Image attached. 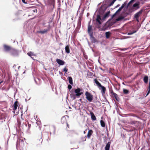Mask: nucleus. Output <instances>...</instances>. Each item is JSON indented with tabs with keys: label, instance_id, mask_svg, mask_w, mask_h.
Returning a JSON list of instances; mask_svg holds the SVG:
<instances>
[{
	"label": "nucleus",
	"instance_id": "nucleus-1",
	"mask_svg": "<svg viewBox=\"0 0 150 150\" xmlns=\"http://www.w3.org/2000/svg\"><path fill=\"white\" fill-rule=\"evenodd\" d=\"M25 139V138L21 137L18 140L16 144V148L17 149L23 148L24 146V140Z\"/></svg>",
	"mask_w": 150,
	"mask_h": 150
},
{
	"label": "nucleus",
	"instance_id": "nucleus-2",
	"mask_svg": "<svg viewBox=\"0 0 150 150\" xmlns=\"http://www.w3.org/2000/svg\"><path fill=\"white\" fill-rule=\"evenodd\" d=\"M86 99L90 102L92 101L93 100V96L89 92L86 91L85 93Z\"/></svg>",
	"mask_w": 150,
	"mask_h": 150
},
{
	"label": "nucleus",
	"instance_id": "nucleus-3",
	"mask_svg": "<svg viewBox=\"0 0 150 150\" xmlns=\"http://www.w3.org/2000/svg\"><path fill=\"white\" fill-rule=\"evenodd\" d=\"M101 20L102 19L100 16L99 15H98L97 16L96 21L97 25H98L99 26L102 23L101 22Z\"/></svg>",
	"mask_w": 150,
	"mask_h": 150
},
{
	"label": "nucleus",
	"instance_id": "nucleus-4",
	"mask_svg": "<svg viewBox=\"0 0 150 150\" xmlns=\"http://www.w3.org/2000/svg\"><path fill=\"white\" fill-rule=\"evenodd\" d=\"M93 131L92 129H90L88 130L87 134L86 136H85L84 138L83 141H85L86 140V137L87 138L89 139L90 138L91 135H92Z\"/></svg>",
	"mask_w": 150,
	"mask_h": 150
},
{
	"label": "nucleus",
	"instance_id": "nucleus-5",
	"mask_svg": "<svg viewBox=\"0 0 150 150\" xmlns=\"http://www.w3.org/2000/svg\"><path fill=\"white\" fill-rule=\"evenodd\" d=\"M81 91V89L79 88L75 89L74 91L75 93H76L75 96L77 97L80 96L83 94L82 92H80Z\"/></svg>",
	"mask_w": 150,
	"mask_h": 150
},
{
	"label": "nucleus",
	"instance_id": "nucleus-6",
	"mask_svg": "<svg viewBox=\"0 0 150 150\" xmlns=\"http://www.w3.org/2000/svg\"><path fill=\"white\" fill-rule=\"evenodd\" d=\"M140 122L139 121H132L130 122L129 124L134 125L137 127H138L140 126Z\"/></svg>",
	"mask_w": 150,
	"mask_h": 150
},
{
	"label": "nucleus",
	"instance_id": "nucleus-7",
	"mask_svg": "<svg viewBox=\"0 0 150 150\" xmlns=\"http://www.w3.org/2000/svg\"><path fill=\"white\" fill-rule=\"evenodd\" d=\"M143 12L142 10H141L138 12L137 13L134 15V18H135L138 21V18L142 14Z\"/></svg>",
	"mask_w": 150,
	"mask_h": 150
},
{
	"label": "nucleus",
	"instance_id": "nucleus-8",
	"mask_svg": "<svg viewBox=\"0 0 150 150\" xmlns=\"http://www.w3.org/2000/svg\"><path fill=\"white\" fill-rule=\"evenodd\" d=\"M3 47L4 50L6 52L11 51L12 48L10 46L6 45H4Z\"/></svg>",
	"mask_w": 150,
	"mask_h": 150
},
{
	"label": "nucleus",
	"instance_id": "nucleus-9",
	"mask_svg": "<svg viewBox=\"0 0 150 150\" xmlns=\"http://www.w3.org/2000/svg\"><path fill=\"white\" fill-rule=\"evenodd\" d=\"M10 52L11 54L13 56H16L18 55V52L17 51L13 48H12V50L10 51Z\"/></svg>",
	"mask_w": 150,
	"mask_h": 150
},
{
	"label": "nucleus",
	"instance_id": "nucleus-10",
	"mask_svg": "<svg viewBox=\"0 0 150 150\" xmlns=\"http://www.w3.org/2000/svg\"><path fill=\"white\" fill-rule=\"evenodd\" d=\"M110 27V25L109 23H106L103 28L101 29V30L103 31H105L107 30Z\"/></svg>",
	"mask_w": 150,
	"mask_h": 150
},
{
	"label": "nucleus",
	"instance_id": "nucleus-11",
	"mask_svg": "<svg viewBox=\"0 0 150 150\" xmlns=\"http://www.w3.org/2000/svg\"><path fill=\"white\" fill-rule=\"evenodd\" d=\"M57 62L60 65H63L65 64V62L60 59H57L56 60Z\"/></svg>",
	"mask_w": 150,
	"mask_h": 150
},
{
	"label": "nucleus",
	"instance_id": "nucleus-12",
	"mask_svg": "<svg viewBox=\"0 0 150 150\" xmlns=\"http://www.w3.org/2000/svg\"><path fill=\"white\" fill-rule=\"evenodd\" d=\"M18 102L17 101H15L13 105V110H14V113H15V110L17 109V108L18 106Z\"/></svg>",
	"mask_w": 150,
	"mask_h": 150
},
{
	"label": "nucleus",
	"instance_id": "nucleus-13",
	"mask_svg": "<svg viewBox=\"0 0 150 150\" xmlns=\"http://www.w3.org/2000/svg\"><path fill=\"white\" fill-rule=\"evenodd\" d=\"M124 6H122L120 7L119 9L117 10V11H116V12L115 13H114L112 16V17L113 18L114 17H115L116 15L118 14V13L120 12L121 10H122V9L123 8Z\"/></svg>",
	"mask_w": 150,
	"mask_h": 150
},
{
	"label": "nucleus",
	"instance_id": "nucleus-14",
	"mask_svg": "<svg viewBox=\"0 0 150 150\" xmlns=\"http://www.w3.org/2000/svg\"><path fill=\"white\" fill-rule=\"evenodd\" d=\"M139 3H135L133 5V7L134 8L133 9L135 10H137L139 9Z\"/></svg>",
	"mask_w": 150,
	"mask_h": 150
},
{
	"label": "nucleus",
	"instance_id": "nucleus-15",
	"mask_svg": "<svg viewBox=\"0 0 150 150\" xmlns=\"http://www.w3.org/2000/svg\"><path fill=\"white\" fill-rule=\"evenodd\" d=\"M92 29V26L91 25H89L88 27V31L89 33H91V35H92V33H91V31Z\"/></svg>",
	"mask_w": 150,
	"mask_h": 150
},
{
	"label": "nucleus",
	"instance_id": "nucleus-16",
	"mask_svg": "<svg viewBox=\"0 0 150 150\" xmlns=\"http://www.w3.org/2000/svg\"><path fill=\"white\" fill-rule=\"evenodd\" d=\"M65 50L66 53L69 54L70 52L69 46V45H67L65 47Z\"/></svg>",
	"mask_w": 150,
	"mask_h": 150
},
{
	"label": "nucleus",
	"instance_id": "nucleus-17",
	"mask_svg": "<svg viewBox=\"0 0 150 150\" xmlns=\"http://www.w3.org/2000/svg\"><path fill=\"white\" fill-rule=\"evenodd\" d=\"M102 88L101 93L103 95H104L105 93V91H106V89L103 86L100 87Z\"/></svg>",
	"mask_w": 150,
	"mask_h": 150
},
{
	"label": "nucleus",
	"instance_id": "nucleus-18",
	"mask_svg": "<svg viewBox=\"0 0 150 150\" xmlns=\"http://www.w3.org/2000/svg\"><path fill=\"white\" fill-rule=\"evenodd\" d=\"M110 143H111L110 142H108L105 147V150H109Z\"/></svg>",
	"mask_w": 150,
	"mask_h": 150
},
{
	"label": "nucleus",
	"instance_id": "nucleus-19",
	"mask_svg": "<svg viewBox=\"0 0 150 150\" xmlns=\"http://www.w3.org/2000/svg\"><path fill=\"white\" fill-rule=\"evenodd\" d=\"M90 114L91 116V118L92 120H96V117L94 115L93 112H90Z\"/></svg>",
	"mask_w": 150,
	"mask_h": 150
},
{
	"label": "nucleus",
	"instance_id": "nucleus-20",
	"mask_svg": "<svg viewBox=\"0 0 150 150\" xmlns=\"http://www.w3.org/2000/svg\"><path fill=\"white\" fill-rule=\"evenodd\" d=\"M23 115V114H22L21 115V120H20V121L19 120H18V125H20L21 123L23 122V121L24 120V118L22 117V116Z\"/></svg>",
	"mask_w": 150,
	"mask_h": 150
},
{
	"label": "nucleus",
	"instance_id": "nucleus-21",
	"mask_svg": "<svg viewBox=\"0 0 150 150\" xmlns=\"http://www.w3.org/2000/svg\"><path fill=\"white\" fill-rule=\"evenodd\" d=\"M48 30L47 29H44L43 30H40L37 31V33L42 34H43L47 32Z\"/></svg>",
	"mask_w": 150,
	"mask_h": 150
},
{
	"label": "nucleus",
	"instance_id": "nucleus-22",
	"mask_svg": "<svg viewBox=\"0 0 150 150\" xmlns=\"http://www.w3.org/2000/svg\"><path fill=\"white\" fill-rule=\"evenodd\" d=\"M94 82H95L96 83L97 85L99 87L101 86H102L101 85L98 81L97 79H94Z\"/></svg>",
	"mask_w": 150,
	"mask_h": 150
},
{
	"label": "nucleus",
	"instance_id": "nucleus-23",
	"mask_svg": "<svg viewBox=\"0 0 150 150\" xmlns=\"http://www.w3.org/2000/svg\"><path fill=\"white\" fill-rule=\"evenodd\" d=\"M111 34V33L110 32H105V35L106 38L107 39L109 38H110Z\"/></svg>",
	"mask_w": 150,
	"mask_h": 150
},
{
	"label": "nucleus",
	"instance_id": "nucleus-24",
	"mask_svg": "<svg viewBox=\"0 0 150 150\" xmlns=\"http://www.w3.org/2000/svg\"><path fill=\"white\" fill-rule=\"evenodd\" d=\"M110 13V11H109L107 12L104 15L103 17V18L102 19L104 20L109 15Z\"/></svg>",
	"mask_w": 150,
	"mask_h": 150
},
{
	"label": "nucleus",
	"instance_id": "nucleus-25",
	"mask_svg": "<svg viewBox=\"0 0 150 150\" xmlns=\"http://www.w3.org/2000/svg\"><path fill=\"white\" fill-rule=\"evenodd\" d=\"M143 80L144 82L145 83H148V77L147 76H145Z\"/></svg>",
	"mask_w": 150,
	"mask_h": 150
},
{
	"label": "nucleus",
	"instance_id": "nucleus-26",
	"mask_svg": "<svg viewBox=\"0 0 150 150\" xmlns=\"http://www.w3.org/2000/svg\"><path fill=\"white\" fill-rule=\"evenodd\" d=\"M111 93L112 94V96L114 97L115 98L117 99V95L116 93H114L113 91L112 90L111 92Z\"/></svg>",
	"mask_w": 150,
	"mask_h": 150
},
{
	"label": "nucleus",
	"instance_id": "nucleus-27",
	"mask_svg": "<svg viewBox=\"0 0 150 150\" xmlns=\"http://www.w3.org/2000/svg\"><path fill=\"white\" fill-rule=\"evenodd\" d=\"M61 122L63 124L67 123V121L66 118L64 117H62L61 119Z\"/></svg>",
	"mask_w": 150,
	"mask_h": 150
},
{
	"label": "nucleus",
	"instance_id": "nucleus-28",
	"mask_svg": "<svg viewBox=\"0 0 150 150\" xmlns=\"http://www.w3.org/2000/svg\"><path fill=\"white\" fill-rule=\"evenodd\" d=\"M42 140L38 139L36 141V144L37 145H40L42 143Z\"/></svg>",
	"mask_w": 150,
	"mask_h": 150
},
{
	"label": "nucleus",
	"instance_id": "nucleus-29",
	"mask_svg": "<svg viewBox=\"0 0 150 150\" xmlns=\"http://www.w3.org/2000/svg\"><path fill=\"white\" fill-rule=\"evenodd\" d=\"M68 80L69 81V83L71 85L73 84V82L72 81V79L71 77H68Z\"/></svg>",
	"mask_w": 150,
	"mask_h": 150
},
{
	"label": "nucleus",
	"instance_id": "nucleus-30",
	"mask_svg": "<svg viewBox=\"0 0 150 150\" xmlns=\"http://www.w3.org/2000/svg\"><path fill=\"white\" fill-rule=\"evenodd\" d=\"M27 54L28 56L30 57L31 58H33L32 57L33 56H35V55L34 54V53L33 52H28L27 53Z\"/></svg>",
	"mask_w": 150,
	"mask_h": 150
},
{
	"label": "nucleus",
	"instance_id": "nucleus-31",
	"mask_svg": "<svg viewBox=\"0 0 150 150\" xmlns=\"http://www.w3.org/2000/svg\"><path fill=\"white\" fill-rule=\"evenodd\" d=\"M100 123L101 126L103 127H104L105 126V123L103 120H101Z\"/></svg>",
	"mask_w": 150,
	"mask_h": 150
},
{
	"label": "nucleus",
	"instance_id": "nucleus-32",
	"mask_svg": "<svg viewBox=\"0 0 150 150\" xmlns=\"http://www.w3.org/2000/svg\"><path fill=\"white\" fill-rule=\"evenodd\" d=\"M137 31V30H133L131 31H130L127 34L128 35H131L133 33H136Z\"/></svg>",
	"mask_w": 150,
	"mask_h": 150
},
{
	"label": "nucleus",
	"instance_id": "nucleus-33",
	"mask_svg": "<svg viewBox=\"0 0 150 150\" xmlns=\"http://www.w3.org/2000/svg\"><path fill=\"white\" fill-rule=\"evenodd\" d=\"M123 93L125 94H127L129 93V91L128 90L123 89Z\"/></svg>",
	"mask_w": 150,
	"mask_h": 150
},
{
	"label": "nucleus",
	"instance_id": "nucleus-34",
	"mask_svg": "<svg viewBox=\"0 0 150 150\" xmlns=\"http://www.w3.org/2000/svg\"><path fill=\"white\" fill-rule=\"evenodd\" d=\"M124 18V17H123L121 16L119 17L118 18L116 19V20L117 21H119L120 20L123 19Z\"/></svg>",
	"mask_w": 150,
	"mask_h": 150
},
{
	"label": "nucleus",
	"instance_id": "nucleus-35",
	"mask_svg": "<svg viewBox=\"0 0 150 150\" xmlns=\"http://www.w3.org/2000/svg\"><path fill=\"white\" fill-rule=\"evenodd\" d=\"M68 71V69L66 67H65L63 69V71L65 72L66 73Z\"/></svg>",
	"mask_w": 150,
	"mask_h": 150
},
{
	"label": "nucleus",
	"instance_id": "nucleus-36",
	"mask_svg": "<svg viewBox=\"0 0 150 150\" xmlns=\"http://www.w3.org/2000/svg\"><path fill=\"white\" fill-rule=\"evenodd\" d=\"M68 88L69 89H71L72 88L71 85L69 84L68 86Z\"/></svg>",
	"mask_w": 150,
	"mask_h": 150
},
{
	"label": "nucleus",
	"instance_id": "nucleus-37",
	"mask_svg": "<svg viewBox=\"0 0 150 150\" xmlns=\"http://www.w3.org/2000/svg\"><path fill=\"white\" fill-rule=\"evenodd\" d=\"M28 128L30 129V127H31V124H29V123H28Z\"/></svg>",
	"mask_w": 150,
	"mask_h": 150
},
{
	"label": "nucleus",
	"instance_id": "nucleus-38",
	"mask_svg": "<svg viewBox=\"0 0 150 150\" xmlns=\"http://www.w3.org/2000/svg\"><path fill=\"white\" fill-rule=\"evenodd\" d=\"M71 96H74V99H75V95H71Z\"/></svg>",
	"mask_w": 150,
	"mask_h": 150
},
{
	"label": "nucleus",
	"instance_id": "nucleus-39",
	"mask_svg": "<svg viewBox=\"0 0 150 150\" xmlns=\"http://www.w3.org/2000/svg\"><path fill=\"white\" fill-rule=\"evenodd\" d=\"M66 125H67L68 127L69 128V125L68 124V123L67 122V123H66Z\"/></svg>",
	"mask_w": 150,
	"mask_h": 150
},
{
	"label": "nucleus",
	"instance_id": "nucleus-40",
	"mask_svg": "<svg viewBox=\"0 0 150 150\" xmlns=\"http://www.w3.org/2000/svg\"><path fill=\"white\" fill-rule=\"evenodd\" d=\"M86 130L85 131H84V132H83V133L84 134H85L86 133Z\"/></svg>",
	"mask_w": 150,
	"mask_h": 150
},
{
	"label": "nucleus",
	"instance_id": "nucleus-41",
	"mask_svg": "<svg viewBox=\"0 0 150 150\" xmlns=\"http://www.w3.org/2000/svg\"><path fill=\"white\" fill-rule=\"evenodd\" d=\"M22 1L23 2V3H25V0H22Z\"/></svg>",
	"mask_w": 150,
	"mask_h": 150
},
{
	"label": "nucleus",
	"instance_id": "nucleus-42",
	"mask_svg": "<svg viewBox=\"0 0 150 150\" xmlns=\"http://www.w3.org/2000/svg\"><path fill=\"white\" fill-rule=\"evenodd\" d=\"M100 69L101 70H103V69H102V68L100 67Z\"/></svg>",
	"mask_w": 150,
	"mask_h": 150
},
{
	"label": "nucleus",
	"instance_id": "nucleus-43",
	"mask_svg": "<svg viewBox=\"0 0 150 150\" xmlns=\"http://www.w3.org/2000/svg\"><path fill=\"white\" fill-rule=\"evenodd\" d=\"M35 11H37V9H35V10H33V11H34V12H35Z\"/></svg>",
	"mask_w": 150,
	"mask_h": 150
},
{
	"label": "nucleus",
	"instance_id": "nucleus-44",
	"mask_svg": "<svg viewBox=\"0 0 150 150\" xmlns=\"http://www.w3.org/2000/svg\"><path fill=\"white\" fill-rule=\"evenodd\" d=\"M35 82L36 81V79H35Z\"/></svg>",
	"mask_w": 150,
	"mask_h": 150
},
{
	"label": "nucleus",
	"instance_id": "nucleus-45",
	"mask_svg": "<svg viewBox=\"0 0 150 150\" xmlns=\"http://www.w3.org/2000/svg\"><path fill=\"white\" fill-rule=\"evenodd\" d=\"M148 150H150V149H148Z\"/></svg>",
	"mask_w": 150,
	"mask_h": 150
},
{
	"label": "nucleus",
	"instance_id": "nucleus-46",
	"mask_svg": "<svg viewBox=\"0 0 150 150\" xmlns=\"http://www.w3.org/2000/svg\"><path fill=\"white\" fill-rule=\"evenodd\" d=\"M90 72H89V73L88 74H90Z\"/></svg>",
	"mask_w": 150,
	"mask_h": 150
},
{
	"label": "nucleus",
	"instance_id": "nucleus-47",
	"mask_svg": "<svg viewBox=\"0 0 150 150\" xmlns=\"http://www.w3.org/2000/svg\"><path fill=\"white\" fill-rule=\"evenodd\" d=\"M119 1H121V0H119Z\"/></svg>",
	"mask_w": 150,
	"mask_h": 150
}]
</instances>
